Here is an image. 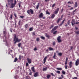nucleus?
Masks as SVG:
<instances>
[{
  "instance_id": "obj_14",
  "label": "nucleus",
  "mask_w": 79,
  "mask_h": 79,
  "mask_svg": "<svg viewBox=\"0 0 79 79\" xmlns=\"http://www.w3.org/2000/svg\"><path fill=\"white\" fill-rule=\"evenodd\" d=\"M3 8V6H2L1 5H0V11H2V10Z\"/></svg>"
},
{
  "instance_id": "obj_12",
  "label": "nucleus",
  "mask_w": 79,
  "mask_h": 79,
  "mask_svg": "<svg viewBox=\"0 0 79 79\" xmlns=\"http://www.w3.org/2000/svg\"><path fill=\"white\" fill-rule=\"evenodd\" d=\"M3 41V42H6V46H7V47H9L10 45H9L8 43H7V42H6V40H4Z\"/></svg>"
},
{
  "instance_id": "obj_10",
  "label": "nucleus",
  "mask_w": 79,
  "mask_h": 79,
  "mask_svg": "<svg viewBox=\"0 0 79 79\" xmlns=\"http://www.w3.org/2000/svg\"><path fill=\"white\" fill-rule=\"evenodd\" d=\"M39 76V73L38 72H36L34 74V76L35 77H37V76Z\"/></svg>"
},
{
  "instance_id": "obj_15",
  "label": "nucleus",
  "mask_w": 79,
  "mask_h": 79,
  "mask_svg": "<svg viewBox=\"0 0 79 79\" xmlns=\"http://www.w3.org/2000/svg\"><path fill=\"white\" fill-rule=\"evenodd\" d=\"M31 70L33 72V73H35V70H34L35 69H34V67H33L31 68Z\"/></svg>"
},
{
  "instance_id": "obj_61",
  "label": "nucleus",
  "mask_w": 79,
  "mask_h": 79,
  "mask_svg": "<svg viewBox=\"0 0 79 79\" xmlns=\"http://www.w3.org/2000/svg\"><path fill=\"white\" fill-rule=\"evenodd\" d=\"M51 74L52 76H54V75L53 74V73H51Z\"/></svg>"
},
{
  "instance_id": "obj_38",
  "label": "nucleus",
  "mask_w": 79,
  "mask_h": 79,
  "mask_svg": "<svg viewBox=\"0 0 79 79\" xmlns=\"http://www.w3.org/2000/svg\"><path fill=\"white\" fill-rule=\"evenodd\" d=\"M21 43H20L19 44H18V47H21Z\"/></svg>"
},
{
  "instance_id": "obj_8",
  "label": "nucleus",
  "mask_w": 79,
  "mask_h": 79,
  "mask_svg": "<svg viewBox=\"0 0 79 79\" xmlns=\"http://www.w3.org/2000/svg\"><path fill=\"white\" fill-rule=\"evenodd\" d=\"M27 61L29 64H31V63H32V61H31V59L27 58Z\"/></svg>"
},
{
  "instance_id": "obj_36",
  "label": "nucleus",
  "mask_w": 79,
  "mask_h": 79,
  "mask_svg": "<svg viewBox=\"0 0 79 79\" xmlns=\"http://www.w3.org/2000/svg\"><path fill=\"white\" fill-rule=\"evenodd\" d=\"M55 5H56L55 3L54 4H53L52 5V8H53V7H55Z\"/></svg>"
},
{
  "instance_id": "obj_56",
  "label": "nucleus",
  "mask_w": 79,
  "mask_h": 79,
  "mask_svg": "<svg viewBox=\"0 0 79 79\" xmlns=\"http://www.w3.org/2000/svg\"><path fill=\"white\" fill-rule=\"evenodd\" d=\"M20 17L21 18L23 19L24 18V16H20Z\"/></svg>"
},
{
  "instance_id": "obj_52",
  "label": "nucleus",
  "mask_w": 79,
  "mask_h": 79,
  "mask_svg": "<svg viewBox=\"0 0 79 79\" xmlns=\"http://www.w3.org/2000/svg\"><path fill=\"white\" fill-rule=\"evenodd\" d=\"M39 38H37L36 39V41H37V42L39 41Z\"/></svg>"
},
{
  "instance_id": "obj_35",
  "label": "nucleus",
  "mask_w": 79,
  "mask_h": 79,
  "mask_svg": "<svg viewBox=\"0 0 79 79\" xmlns=\"http://www.w3.org/2000/svg\"><path fill=\"white\" fill-rule=\"evenodd\" d=\"M53 27H54V26L53 25H52L50 27V29H52V28Z\"/></svg>"
},
{
  "instance_id": "obj_58",
  "label": "nucleus",
  "mask_w": 79,
  "mask_h": 79,
  "mask_svg": "<svg viewBox=\"0 0 79 79\" xmlns=\"http://www.w3.org/2000/svg\"><path fill=\"white\" fill-rule=\"evenodd\" d=\"M52 45H55V43L53 42L52 44Z\"/></svg>"
},
{
  "instance_id": "obj_37",
  "label": "nucleus",
  "mask_w": 79,
  "mask_h": 79,
  "mask_svg": "<svg viewBox=\"0 0 79 79\" xmlns=\"http://www.w3.org/2000/svg\"><path fill=\"white\" fill-rule=\"evenodd\" d=\"M66 21V19H64V20L62 22V24H63L64 23V21Z\"/></svg>"
},
{
  "instance_id": "obj_43",
  "label": "nucleus",
  "mask_w": 79,
  "mask_h": 79,
  "mask_svg": "<svg viewBox=\"0 0 79 79\" xmlns=\"http://www.w3.org/2000/svg\"><path fill=\"white\" fill-rule=\"evenodd\" d=\"M75 33H76V34H79V31H75Z\"/></svg>"
},
{
  "instance_id": "obj_11",
  "label": "nucleus",
  "mask_w": 79,
  "mask_h": 79,
  "mask_svg": "<svg viewBox=\"0 0 79 79\" xmlns=\"http://www.w3.org/2000/svg\"><path fill=\"white\" fill-rule=\"evenodd\" d=\"M59 11V8H58L54 12V14L56 15L58 13V11Z\"/></svg>"
},
{
  "instance_id": "obj_3",
  "label": "nucleus",
  "mask_w": 79,
  "mask_h": 79,
  "mask_svg": "<svg viewBox=\"0 0 79 79\" xmlns=\"http://www.w3.org/2000/svg\"><path fill=\"white\" fill-rule=\"evenodd\" d=\"M30 12L31 14H33L34 13V11L30 9V10H28L27 11V12L28 15H30Z\"/></svg>"
},
{
  "instance_id": "obj_39",
  "label": "nucleus",
  "mask_w": 79,
  "mask_h": 79,
  "mask_svg": "<svg viewBox=\"0 0 79 79\" xmlns=\"http://www.w3.org/2000/svg\"><path fill=\"white\" fill-rule=\"evenodd\" d=\"M33 29H32V28H30L29 29V31H32Z\"/></svg>"
},
{
  "instance_id": "obj_49",
  "label": "nucleus",
  "mask_w": 79,
  "mask_h": 79,
  "mask_svg": "<svg viewBox=\"0 0 79 79\" xmlns=\"http://www.w3.org/2000/svg\"><path fill=\"white\" fill-rule=\"evenodd\" d=\"M26 66H28V65H29V64H28V63L27 62L26 63Z\"/></svg>"
},
{
  "instance_id": "obj_6",
  "label": "nucleus",
  "mask_w": 79,
  "mask_h": 79,
  "mask_svg": "<svg viewBox=\"0 0 79 79\" xmlns=\"http://www.w3.org/2000/svg\"><path fill=\"white\" fill-rule=\"evenodd\" d=\"M58 26H56L55 27L53 28L52 30V32H53L54 31H55L56 29H57V28H58Z\"/></svg>"
},
{
  "instance_id": "obj_4",
  "label": "nucleus",
  "mask_w": 79,
  "mask_h": 79,
  "mask_svg": "<svg viewBox=\"0 0 79 79\" xmlns=\"http://www.w3.org/2000/svg\"><path fill=\"white\" fill-rule=\"evenodd\" d=\"M61 36H58L57 38V40L58 42V43H60L61 42Z\"/></svg>"
},
{
  "instance_id": "obj_23",
  "label": "nucleus",
  "mask_w": 79,
  "mask_h": 79,
  "mask_svg": "<svg viewBox=\"0 0 79 79\" xmlns=\"http://www.w3.org/2000/svg\"><path fill=\"white\" fill-rule=\"evenodd\" d=\"M51 77V76L49 74H48L47 76V77L48 78H48H50Z\"/></svg>"
},
{
  "instance_id": "obj_63",
  "label": "nucleus",
  "mask_w": 79,
  "mask_h": 79,
  "mask_svg": "<svg viewBox=\"0 0 79 79\" xmlns=\"http://www.w3.org/2000/svg\"><path fill=\"white\" fill-rule=\"evenodd\" d=\"M73 7H71L70 10H73Z\"/></svg>"
},
{
  "instance_id": "obj_13",
  "label": "nucleus",
  "mask_w": 79,
  "mask_h": 79,
  "mask_svg": "<svg viewBox=\"0 0 79 79\" xmlns=\"http://www.w3.org/2000/svg\"><path fill=\"white\" fill-rule=\"evenodd\" d=\"M68 57H66V61H65V64H68Z\"/></svg>"
},
{
  "instance_id": "obj_7",
  "label": "nucleus",
  "mask_w": 79,
  "mask_h": 79,
  "mask_svg": "<svg viewBox=\"0 0 79 79\" xmlns=\"http://www.w3.org/2000/svg\"><path fill=\"white\" fill-rule=\"evenodd\" d=\"M43 16H44V15H43V13H40L39 16V17L40 18H43Z\"/></svg>"
},
{
  "instance_id": "obj_34",
  "label": "nucleus",
  "mask_w": 79,
  "mask_h": 79,
  "mask_svg": "<svg viewBox=\"0 0 79 79\" xmlns=\"http://www.w3.org/2000/svg\"><path fill=\"white\" fill-rule=\"evenodd\" d=\"M47 67H46L45 68H44L43 69V71H46L47 70Z\"/></svg>"
},
{
  "instance_id": "obj_48",
  "label": "nucleus",
  "mask_w": 79,
  "mask_h": 79,
  "mask_svg": "<svg viewBox=\"0 0 79 79\" xmlns=\"http://www.w3.org/2000/svg\"><path fill=\"white\" fill-rule=\"evenodd\" d=\"M34 51H36V50H37V48L35 47V48H34Z\"/></svg>"
},
{
  "instance_id": "obj_46",
  "label": "nucleus",
  "mask_w": 79,
  "mask_h": 79,
  "mask_svg": "<svg viewBox=\"0 0 79 79\" xmlns=\"http://www.w3.org/2000/svg\"><path fill=\"white\" fill-rule=\"evenodd\" d=\"M12 18H13V15L12 14H11L10 15V19H12Z\"/></svg>"
},
{
  "instance_id": "obj_57",
  "label": "nucleus",
  "mask_w": 79,
  "mask_h": 79,
  "mask_svg": "<svg viewBox=\"0 0 79 79\" xmlns=\"http://www.w3.org/2000/svg\"><path fill=\"white\" fill-rule=\"evenodd\" d=\"M14 16L15 18H16V14L15 13H14Z\"/></svg>"
},
{
  "instance_id": "obj_24",
  "label": "nucleus",
  "mask_w": 79,
  "mask_h": 79,
  "mask_svg": "<svg viewBox=\"0 0 79 79\" xmlns=\"http://www.w3.org/2000/svg\"><path fill=\"white\" fill-rule=\"evenodd\" d=\"M17 60H18V58H17L16 57H15V59L14 62H16V61H17Z\"/></svg>"
},
{
  "instance_id": "obj_44",
  "label": "nucleus",
  "mask_w": 79,
  "mask_h": 79,
  "mask_svg": "<svg viewBox=\"0 0 79 79\" xmlns=\"http://www.w3.org/2000/svg\"><path fill=\"white\" fill-rule=\"evenodd\" d=\"M28 26V25L26 24L25 25V27H26V28H27V27Z\"/></svg>"
},
{
  "instance_id": "obj_31",
  "label": "nucleus",
  "mask_w": 79,
  "mask_h": 79,
  "mask_svg": "<svg viewBox=\"0 0 79 79\" xmlns=\"http://www.w3.org/2000/svg\"><path fill=\"white\" fill-rule=\"evenodd\" d=\"M47 57L46 56L44 59V61H46V60H47Z\"/></svg>"
},
{
  "instance_id": "obj_40",
  "label": "nucleus",
  "mask_w": 79,
  "mask_h": 79,
  "mask_svg": "<svg viewBox=\"0 0 79 79\" xmlns=\"http://www.w3.org/2000/svg\"><path fill=\"white\" fill-rule=\"evenodd\" d=\"M56 73H58V74H60V71H56Z\"/></svg>"
},
{
  "instance_id": "obj_42",
  "label": "nucleus",
  "mask_w": 79,
  "mask_h": 79,
  "mask_svg": "<svg viewBox=\"0 0 79 79\" xmlns=\"http://www.w3.org/2000/svg\"><path fill=\"white\" fill-rule=\"evenodd\" d=\"M29 75H32V72H31V70L30 71V73H29Z\"/></svg>"
},
{
  "instance_id": "obj_62",
  "label": "nucleus",
  "mask_w": 79,
  "mask_h": 79,
  "mask_svg": "<svg viewBox=\"0 0 79 79\" xmlns=\"http://www.w3.org/2000/svg\"><path fill=\"white\" fill-rule=\"evenodd\" d=\"M19 59L20 60H21V56H19Z\"/></svg>"
},
{
  "instance_id": "obj_26",
  "label": "nucleus",
  "mask_w": 79,
  "mask_h": 79,
  "mask_svg": "<svg viewBox=\"0 0 79 79\" xmlns=\"http://www.w3.org/2000/svg\"><path fill=\"white\" fill-rule=\"evenodd\" d=\"M40 38L41 39H42L43 40H45V37L42 36H40Z\"/></svg>"
},
{
  "instance_id": "obj_59",
  "label": "nucleus",
  "mask_w": 79,
  "mask_h": 79,
  "mask_svg": "<svg viewBox=\"0 0 79 79\" xmlns=\"http://www.w3.org/2000/svg\"><path fill=\"white\" fill-rule=\"evenodd\" d=\"M68 3H70V4H72V3L71 2H68Z\"/></svg>"
},
{
  "instance_id": "obj_16",
  "label": "nucleus",
  "mask_w": 79,
  "mask_h": 79,
  "mask_svg": "<svg viewBox=\"0 0 79 79\" xmlns=\"http://www.w3.org/2000/svg\"><path fill=\"white\" fill-rule=\"evenodd\" d=\"M77 6V2H75L74 7L75 8H76Z\"/></svg>"
},
{
  "instance_id": "obj_9",
  "label": "nucleus",
  "mask_w": 79,
  "mask_h": 79,
  "mask_svg": "<svg viewBox=\"0 0 79 79\" xmlns=\"http://www.w3.org/2000/svg\"><path fill=\"white\" fill-rule=\"evenodd\" d=\"M71 23H72V26L74 25V24H76V23H75V20H74V19H73L72 20Z\"/></svg>"
},
{
  "instance_id": "obj_27",
  "label": "nucleus",
  "mask_w": 79,
  "mask_h": 79,
  "mask_svg": "<svg viewBox=\"0 0 79 79\" xmlns=\"http://www.w3.org/2000/svg\"><path fill=\"white\" fill-rule=\"evenodd\" d=\"M46 14H47V15H50V13L49 12H48V10H47L46 11Z\"/></svg>"
},
{
  "instance_id": "obj_32",
  "label": "nucleus",
  "mask_w": 79,
  "mask_h": 79,
  "mask_svg": "<svg viewBox=\"0 0 79 79\" xmlns=\"http://www.w3.org/2000/svg\"><path fill=\"white\" fill-rule=\"evenodd\" d=\"M58 55H59V56H61L62 55V53H61V52H60V53H58Z\"/></svg>"
},
{
  "instance_id": "obj_41",
  "label": "nucleus",
  "mask_w": 79,
  "mask_h": 79,
  "mask_svg": "<svg viewBox=\"0 0 79 79\" xmlns=\"http://www.w3.org/2000/svg\"><path fill=\"white\" fill-rule=\"evenodd\" d=\"M70 23V20H69L67 22V24L68 25H69Z\"/></svg>"
},
{
  "instance_id": "obj_60",
  "label": "nucleus",
  "mask_w": 79,
  "mask_h": 79,
  "mask_svg": "<svg viewBox=\"0 0 79 79\" xmlns=\"http://www.w3.org/2000/svg\"><path fill=\"white\" fill-rule=\"evenodd\" d=\"M32 34H33V35H35V33L33 32V33Z\"/></svg>"
},
{
  "instance_id": "obj_25",
  "label": "nucleus",
  "mask_w": 79,
  "mask_h": 79,
  "mask_svg": "<svg viewBox=\"0 0 79 79\" xmlns=\"http://www.w3.org/2000/svg\"><path fill=\"white\" fill-rule=\"evenodd\" d=\"M56 57V53L55 52L54 54V55L53 56V58H54V59H55V58Z\"/></svg>"
},
{
  "instance_id": "obj_2",
  "label": "nucleus",
  "mask_w": 79,
  "mask_h": 79,
  "mask_svg": "<svg viewBox=\"0 0 79 79\" xmlns=\"http://www.w3.org/2000/svg\"><path fill=\"white\" fill-rule=\"evenodd\" d=\"M16 1L15 0L14 1V3H11V6L10 7V8H13L15 6V5H16Z\"/></svg>"
},
{
  "instance_id": "obj_51",
  "label": "nucleus",
  "mask_w": 79,
  "mask_h": 79,
  "mask_svg": "<svg viewBox=\"0 0 79 79\" xmlns=\"http://www.w3.org/2000/svg\"><path fill=\"white\" fill-rule=\"evenodd\" d=\"M73 79H77V77H75L73 78Z\"/></svg>"
},
{
  "instance_id": "obj_5",
  "label": "nucleus",
  "mask_w": 79,
  "mask_h": 79,
  "mask_svg": "<svg viewBox=\"0 0 79 79\" xmlns=\"http://www.w3.org/2000/svg\"><path fill=\"white\" fill-rule=\"evenodd\" d=\"M79 59H77L75 63V65H76V66H78V65H79Z\"/></svg>"
},
{
  "instance_id": "obj_54",
  "label": "nucleus",
  "mask_w": 79,
  "mask_h": 79,
  "mask_svg": "<svg viewBox=\"0 0 79 79\" xmlns=\"http://www.w3.org/2000/svg\"><path fill=\"white\" fill-rule=\"evenodd\" d=\"M77 10V9H75V10H74L73 11V13H74L75 12H76V11Z\"/></svg>"
},
{
  "instance_id": "obj_50",
  "label": "nucleus",
  "mask_w": 79,
  "mask_h": 79,
  "mask_svg": "<svg viewBox=\"0 0 79 79\" xmlns=\"http://www.w3.org/2000/svg\"><path fill=\"white\" fill-rule=\"evenodd\" d=\"M61 78H62L63 79L64 78V77L63 76V75H61Z\"/></svg>"
},
{
  "instance_id": "obj_29",
  "label": "nucleus",
  "mask_w": 79,
  "mask_h": 79,
  "mask_svg": "<svg viewBox=\"0 0 79 79\" xmlns=\"http://www.w3.org/2000/svg\"><path fill=\"white\" fill-rule=\"evenodd\" d=\"M62 73L63 74H64V75L66 74V73L64 71H63L62 72Z\"/></svg>"
},
{
  "instance_id": "obj_47",
  "label": "nucleus",
  "mask_w": 79,
  "mask_h": 79,
  "mask_svg": "<svg viewBox=\"0 0 79 79\" xmlns=\"http://www.w3.org/2000/svg\"><path fill=\"white\" fill-rule=\"evenodd\" d=\"M20 23H21V20H19L18 23V24L19 25V26L20 25Z\"/></svg>"
},
{
  "instance_id": "obj_17",
  "label": "nucleus",
  "mask_w": 79,
  "mask_h": 79,
  "mask_svg": "<svg viewBox=\"0 0 79 79\" xmlns=\"http://www.w3.org/2000/svg\"><path fill=\"white\" fill-rule=\"evenodd\" d=\"M69 66L70 68H71V67H72V61H70L69 62Z\"/></svg>"
},
{
  "instance_id": "obj_45",
  "label": "nucleus",
  "mask_w": 79,
  "mask_h": 79,
  "mask_svg": "<svg viewBox=\"0 0 79 79\" xmlns=\"http://www.w3.org/2000/svg\"><path fill=\"white\" fill-rule=\"evenodd\" d=\"M56 32H57V31H55L54 32H53V34H56Z\"/></svg>"
},
{
  "instance_id": "obj_22",
  "label": "nucleus",
  "mask_w": 79,
  "mask_h": 79,
  "mask_svg": "<svg viewBox=\"0 0 79 79\" xmlns=\"http://www.w3.org/2000/svg\"><path fill=\"white\" fill-rule=\"evenodd\" d=\"M56 69H57V70H60V71H61L62 70V69L61 68H56Z\"/></svg>"
},
{
  "instance_id": "obj_21",
  "label": "nucleus",
  "mask_w": 79,
  "mask_h": 79,
  "mask_svg": "<svg viewBox=\"0 0 79 79\" xmlns=\"http://www.w3.org/2000/svg\"><path fill=\"white\" fill-rule=\"evenodd\" d=\"M55 14H53L52 15L51 18H54L55 17Z\"/></svg>"
},
{
  "instance_id": "obj_53",
  "label": "nucleus",
  "mask_w": 79,
  "mask_h": 79,
  "mask_svg": "<svg viewBox=\"0 0 79 79\" xmlns=\"http://www.w3.org/2000/svg\"><path fill=\"white\" fill-rule=\"evenodd\" d=\"M62 25H63V23H61L60 24V25H59V26H62Z\"/></svg>"
},
{
  "instance_id": "obj_33",
  "label": "nucleus",
  "mask_w": 79,
  "mask_h": 79,
  "mask_svg": "<svg viewBox=\"0 0 79 79\" xmlns=\"http://www.w3.org/2000/svg\"><path fill=\"white\" fill-rule=\"evenodd\" d=\"M46 37H48V38H49V37H50V36H49V35H48L47 34H46Z\"/></svg>"
},
{
  "instance_id": "obj_30",
  "label": "nucleus",
  "mask_w": 79,
  "mask_h": 79,
  "mask_svg": "<svg viewBox=\"0 0 79 79\" xmlns=\"http://www.w3.org/2000/svg\"><path fill=\"white\" fill-rule=\"evenodd\" d=\"M39 3H38L36 6V9L39 8Z\"/></svg>"
},
{
  "instance_id": "obj_18",
  "label": "nucleus",
  "mask_w": 79,
  "mask_h": 79,
  "mask_svg": "<svg viewBox=\"0 0 79 79\" xmlns=\"http://www.w3.org/2000/svg\"><path fill=\"white\" fill-rule=\"evenodd\" d=\"M8 2L9 3L10 2L11 3H12L13 2V0H8Z\"/></svg>"
},
{
  "instance_id": "obj_64",
  "label": "nucleus",
  "mask_w": 79,
  "mask_h": 79,
  "mask_svg": "<svg viewBox=\"0 0 79 79\" xmlns=\"http://www.w3.org/2000/svg\"><path fill=\"white\" fill-rule=\"evenodd\" d=\"M46 52H48V49H47L46 50Z\"/></svg>"
},
{
  "instance_id": "obj_55",
  "label": "nucleus",
  "mask_w": 79,
  "mask_h": 79,
  "mask_svg": "<svg viewBox=\"0 0 79 79\" xmlns=\"http://www.w3.org/2000/svg\"><path fill=\"white\" fill-rule=\"evenodd\" d=\"M65 69H67V65L66 64H65Z\"/></svg>"
},
{
  "instance_id": "obj_19",
  "label": "nucleus",
  "mask_w": 79,
  "mask_h": 79,
  "mask_svg": "<svg viewBox=\"0 0 79 79\" xmlns=\"http://www.w3.org/2000/svg\"><path fill=\"white\" fill-rule=\"evenodd\" d=\"M61 20V19H58V20H57L56 23H58L60 22V21Z\"/></svg>"
},
{
  "instance_id": "obj_20",
  "label": "nucleus",
  "mask_w": 79,
  "mask_h": 79,
  "mask_svg": "<svg viewBox=\"0 0 79 79\" xmlns=\"http://www.w3.org/2000/svg\"><path fill=\"white\" fill-rule=\"evenodd\" d=\"M48 48L50 51L53 50V49L52 48L49 47Z\"/></svg>"
},
{
  "instance_id": "obj_1",
  "label": "nucleus",
  "mask_w": 79,
  "mask_h": 79,
  "mask_svg": "<svg viewBox=\"0 0 79 79\" xmlns=\"http://www.w3.org/2000/svg\"><path fill=\"white\" fill-rule=\"evenodd\" d=\"M21 40V39H18V38L16 37V35L15 34L14 35V41H15L14 44H15L16 42H19Z\"/></svg>"
},
{
  "instance_id": "obj_28",
  "label": "nucleus",
  "mask_w": 79,
  "mask_h": 79,
  "mask_svg": "<svg viewBox=\"0 0 79 79\" xmlns=\"http://www.w3.org/2000/svg\"><path fill=\"white\" fill-rule=\"evenodd\" d=\"M15 78L16 79H19V77L18 76H15Z\"/></svg>"
}]
</instances>
